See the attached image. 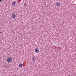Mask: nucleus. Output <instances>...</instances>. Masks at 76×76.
<instances>
[{
	"instance_id": "nucleus-2",
	"label": "nucleus",
	"mask_w": 76,
	"mask_h": 76,
	"mask_svg": "<svg viewBox=\"0 0 76 76\" xmlns=\"http://www.w3.org/2000/svg\"><path fill=\"white\" fill-rule=\"evenodd\" d=\"M16 17L15 14H13L12 15V19H15V18Z\"/></svg>"
},
{
	"instance_id": "nucleus-6",
	"label": "nucleus",
	"mask_w": 76,
	"mask_h": 76,
	"mask_svg": "<svg viewBox=\"0 0 76 76\" xmlns=\"http://www.w3.org/2000/svg\"><path fill=\"white\" fill-rule=\"evenodd\" d=\"M60 3L59 2L56 3V6L57 7H58L59 6H60Z\"/></svg>"
},
{
	"instance_id": "nucleus-5",
	"label": "nucleus",
	"mask_w": 76,
	"mask_h": 76,
	"mask_svg": "<svg viewBox=\"0 0 76 76\" xmlns=\"http://www.w3.org/2000/svg\"><path fill=\"white\" fill-rule=\"evenodd\" d=\"M32 60L33 62H35V60H36V58H35V57H34L32 58Z\"/></svg>"
},
{
	"instance_id": "nucleus-11",
	"label": "nucleus",
	"mask_w": 76,
	"mask_h": 76,
	"mask_svg": "<svg viewBox=\"0 0 76 76\" xmlns=\"http://www.w3.org/2000/svg\"><path fill=\"white\" fill-rule=\"evenodd\" d=\"M0 33H1L0 32Z\"/></svg>"
},
{
	"instance_id": "nucleus-4",
	"label": "nucleus",
	"mask_w": 76,
	"mask_h": 76,
	"mask_svg": "<svg viewBox=\"0 0 76 76\" xmlns=\"http://www.w3.org/2000/svg\"><path fill=\"white\" fill-rule=\"evenodd\" d=\"M16 4V1H14L12 3V6H15Z\"/></svg>"
},
{
	"instance_id": "nucleus-3",
	"label": "nucleus",
	"mask_w": 76,
	"mask_h": 76,
	"mask_svg": "<svg viewBox=\"0 0 76 76\" xmlns=\"http://www.w3.org/2000/svg\"><path fill=\"white\" fill-rule=\"evenodd\" d=\"M39 48H36L35 49V52L36 53H39Z\"/></svg>"
},
{
	"instance_id": "nucleus-10",
	"label": "nucleus",
	"mask_w": 76,
	"mask_h": 76,
	"mask_svg": "<svg viewBox=\"0 0 76 76\" xmlns=\"http://www.w3.org/2000/svg\"><path fill=\"white\" fill-rule=\"evenodd\" d=\"M1 33H2V32H1Z\"/></svg>"
},
{
	"instance_id": "nucleus-9",
	"label": "nucleus",
	"mask_w": 76,
	"mask_h": 76,
	"mask_svg": "<svg viewBox=\"0 0 76 76\" xmlns=\"http://www.w3.org/2000/svg\"><path fill=\"white\" fill-rule=\"evenodd\" d=\"M2 1V0H0V3H1Z\"/></svg>"
},
{
	"instance_id": "nucleus-8",
	"label": "nucleus",
	"mask_w": 76,
	"mask_h": 76,
	"mask_svg": "<svg viewBox=\"0 0 76 76\" xmlns=\"http://www.w3.org/2000/svg\"><path fill=\"white\" fill-rule=\"evenodd\" d=\"M24 5L25 6H26V3H25L24 4Z\"/></svg>"
},
{
	"instance_id": "nucleus-1",
	"label": "nucleus",
	"mask_w": 76,
	"mask_h": 76,
	"mask_svg": "<svg viewBox=\"0 0 76 76\" xmlns=\"http://www.w3.org/2000/svg\"><path fill=\"white\" fill-rule=\"evenodd\" d=\"M7 61L8 63L9 64V63H10V62H11V61H12V58H11V57H8L7 59Z\"/></svg>"
},
{
	"instance_id": "nucleus-7",
	"label": "nucleus",
	"mask_w": 76,
	"mask_h": 76,
	"mask_svg": "<svg viewBox=\"0 0 76 76\" xmlns=\"http://www.w3.org/2000/svg\"><path fill=\"white\" fill-rule=\"evenodd\" d=\"M19 67H22V64L20 63L19 64Z\"/></svg>"
}]
</instances>
